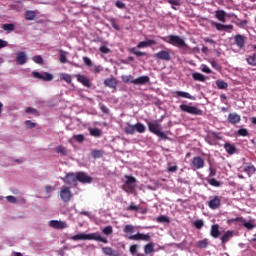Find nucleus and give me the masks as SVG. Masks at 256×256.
<instances>
[{
	"mask_svg": "<svg viewBox=\"0 0 256 256\" xmlns=\"http://www.w3.org/2000/svg\"><path fill=\"white\" fill-rule=\"evenodd\" d=\"M225 16H226L225 10H217L216 11L215 17H216V19H218V21L225 23V21H226Z\"/></svg>",
	"mask_w": 256,
	"mask_h": 256,
	"instance_id": "29",
	"label": "nucleus"
},
{
	"mask_svg": "<svg viewBox=\"0 0 256 256\" xmlns=\"http://www.w3.org/2000/svg\"><path fill=\"white\" fill-rule=\"evenodd\" d=\"M157 222L158 223H171V220L169 219V217L161 215L157 218Z\"/></svg>",
	"mask_w": 256,
	"mask_h": 256,
	"instance_id": "41",
	"label": "nucleus"
},
{
	"mask_svg": "<svg viewBox=\"0 0 256 256\" xmlns=\"http://www.w3.org/2000/svg\"><path fill=\"white\" fill-rule=\"evenodd\" d=\"M2 29L3 31H7L8 33H11V31H15V24L13 23L3 24Z\"/></svg>",
	"mask_w": 256,
	"mask_h": 256,
	"instance_id": "35",
	"label": "nucleus"
},
{
	"mask_svg": "<svg viewBox=\"0 0 256 256\" xmlns=\"http://www.w3.org/2000/svg\"><path fill=\"white\" fill-rule=\"evenodd\" d=\"M91 71H93V73H101L103 71V68L101 66H93Z\"/></svg>",
	"mask_w": 256,
	"mask_h": 256,
	"instance_id": "61",
	"label": "nucleus"
},
{
	"mask_svg": "<svg viewBox=\"0 0 256 256\" xmlns=\"http://www.w3.org/2000/svg\"><path fill=\"white\" fill-rule=\"evenodd\" d=\"M174 97H183L184 99H191L192 101H195V97L189 94V92L184 91H175Z\"/></svg>",
	"mask_w": 256,
	"mask_h": 256,
	"instance_id": "24",
	"label": "nucleus"
},
{
	"mask_svg": "<svg viewBox=\"0 0 256 256\" xmlns=\"http://www.w3.org/2000/svg\"><path fill=\"white\" fill-rule=\"evenodd\" d=\"M148 129L150 133H153L154 135H157V137H160V139H169L167 134L162 131L163 127L161 124H159V121H154V122H147Z\"/></svg>",
	"mask_w": 256,
	"mask_h": 256,
	"instance_id": "2",
	"label": "nucleus"
},
{
	"mask_svg": "<svg viewBox=\"0 0 256 256\" xmlns=\"http://www.w3.org/2000/svg\"><path fill=\"white\" fill-rule=\"evenodd\" d=\"M6 200L8 201V203H12L13 205L17 203V198L15 196H6Z\"/></svg>",
	"mask_w": 256,
	"mask_h": 256,
	"instance_id": "58",
	"label": "nucleus"
},
{
	"mask_svg": "<svg viewBox=\"0 0 256 256\" xmlns=\"http://www.w3.org/2000/svg\"><path fill=\"white\" fill-rule=\"evenodd\" d=\"M73 139H75L77 143H83V141H85V135L83 134L74 135Z\"/></svg>",
	"mask_w": 256,
	"mask_h": 256,
	"instance_id": "52",
	"label": "nucleus"
},
{
	"mask_svg": "<svg viewBox=\"0 0 256 256\" xmlns=\"http://www.w3.org/2000/svg\"><path fill=\"white\" fill-rule=\"evenodd\" d=\"M75 77L79 83L84 85V87H91V80H89L85 75L76 74Z\"/></svg>",
	"mask_w": 256,
	"mask_h": 256,
	"instance_id": "16",
	"label": "nucleus"
},
{
	"mask_svg": "<svg viewBox=\"0 0 256 256\" xmlns=\"http://www.w3.org/2000/svg\"><path fill=\"white\" fill-rule=\"evenodd\" d=\"M241 225H243V227H245L249 231H251L252 229H255V224H253L251 221L246 222L245 218H244V222H242Z\"/></svg>",
	"mask_w": 256,
	"mask_h": 256,
	"instance_id": "40",
	"label": "nucleus"
},
{
	"mask_svg": "<svg viewBox=\"0 0 256 256\" xmlns=\"http://www.w3.org/2000/svg\"><path fill=\"white\" fill-rule=\"evenodd\" d=\"M15 61L18 65H25L27 63V53L25 51L18 52Z\"/></svg>",
	"mask_w": 256,
	"mask_h": 256,
	"instance_id": "12",
	"label": "nucleus"
},
{
	"mask_svg": "<svg viewBox=\"0 0 256 256\" xmlns=\"http://www.w3.org/2000/svg\"><path fill=\"white\" fill-rule=\"evenodd\" d=\"M228 121L232 125H237V123L241 122V116L239 114H237V113H230L228 115Z\"/></svg>",
	"mask_w": 256,
	"mask_h": 256,
	"instance_id": "20",
	"label": "nucleus"
},
{
	"mask_svg": "<svg viewBox=\"0 0 256 256\" xmlns=\"http://www.w3.org/2000/svg\"><path fill=\"white\" fill-rule=\"evenodd\" d=\"M149 76H140L132 81L133 85H147L149 83Z\"/></svg>",
	"mask_w": 256,
	"mask_h": 256,
	"instance_id": "18",
	"label": "nucleus"
},
{
	"mask_svg": "<svg viewBox=\"0 0 256 256\" xmlns=\"http://www.w3.org/2000/svg\"><path fill=\"white\" fill-rule=\"evenodd\" d=\"M238 135L240 137H249V130L247 128H241L238 130Z\"/></svg>",
	"mask_w": 256,
	"mask_h": 256,
	"instance_id": "42",
	"label": "nucleus"
},
{
	"mask_svg": "<svg viewBox=\"0 0 256 256\" xmlns=\"http://www.w3.org/2000/svg\"><path fill=\"white\" fill-rule=\"evenodd\" d=\"M134 129L137 131V133H145V125L141 124L140 122L134 125Z\"/></svg>",
	"mask_w": 256,
	"mask_h": 256,
	"instance_id": "36",
	"label": "nucleus"
},
{
	"mask_svg": "<svg viewBox=\"0 0 256 256\" xmlns=\"http://www.w3.org/2000/svg\"><path fill=\"white\" fill-rule=\"evenodd\" d=\"M104 85L106 87H109L110 89H113L114 92L117 91V86L119 85V82L117 81V78H107L104 80Z\"/></svg>",
	"mask_w": 256,
	"mask_h": 256,
	"instance_id": "11",
	"label": "nucleus"
},
{
	"mask_svg": "<svg viewBox=\"0 0 256 256\" xmlns=\"http://www.w3.org/2000/svg\"><path fill=\"white\" fill-rule=\"evenodd\" d=\"M48 225L49 227H52V229H63L65 227V222L59 220H50Z\"/></svg>",
	"mask_w": 256,
	"mask_h": 256,
	"instance_id": "19",
	"label": "nucleus"
},
{
	"mask_svg": "<svg viewBox=\"0 0 256 256\" xmlns=\"http://www.w3.org/2000/svg\"><path fill=\"white\" fill-rule=\"evenodd\" d=\"M122 81L123 83H133V81H135V79H133V76L129 75H125V76H122Z\"/></svg>",
	"mask_w": 256,
	"mask_h": 256,
	"instance_id": "50",
	"label": "nucleus"
},
{
	"mask_svg": "<svg viewBox=\"0 0 256 256\" xmlns=\"http://www.w3.org/2000/svg\"><path fill=\"white\" fill-rule=\"evenodd\" d=\"M228 224H231V223H238L239 225H241V223H244V218L243 217H236V218H232V219H229L227 221Z\"/></svg>",
	"mask_w": 256,
	"mask_h": 256,
	"instance_id": "39",
	"label": "nucleus"
},
{
	"mask_svg": "<svg viewBox=\"0 0 256 256\" xmlns=\"http://www.w3.org/2000/svg\"><path fill=\"white\" fill-rule=\"evenodd\" d=\"M108 21L116 31H120L121 28L117 25V20H115V18H108Z\"/></svg>",
	"mask_w": 256,
	"mask_h": 256,
	"instance_id": "45",
	"label": "nucleus"
},
{
	"mask_svg": "<svg viewBox=\"0 0 256 256\" xmlns=\"http://www.w3.org/2000/svg\"><path fill=\"white\" fill-rule=\"evenodd\" d=\"M108 21L116 31H120L121 28L117 25V20H115V18H108Z\"/></svg>",
	"mask_w": 256,
	"mask_h": 256,
	"instance_id": "44",
	"label": "nucleus"
},
{
	"mask_svg": "<svg viewBox=\"0 0 256 256\" xmlns=\"http://www.w3.org/2000/svg\"><path fill=\"white\" fill-rule=\"evenodd\" d=\"M99 51L101 53H104V55H109V53H111V49H109L107 46H101L99 48Z\"/></svg>",
	"mask_w": 256,
	"mask_h": 256,
	"instance_id": "55",
	"label": "nucleus"
},
{
	"mask_svg": "<svg viewBox=\"0 0 256 256\" xmlns=\"http://www.w3.org/2000/svg\"><path fill=\"white\" fill-rule=\"evenodd\" d=\"M65 179L68 185H73V187L77 185V173H69L66 175Z\"/></svg>",
	"mask_w": 256,
	"mask_h": 256,
	"instance_id": "17",
	"label": "nucleus"
},
{
	"mask_svg": "<svg viewBox=\"0 0 256 256\" xmlns=\"http://www.w3.org/2000/svg\"><path fill=\"white\" fill-rule=\"evenodd\" d=\"M24 17H25L26 21H35V19L37 17V12H35L33 10H27L24 13Z\"/></svg>",
	"mask_w": 256,
	"mask_h": 256,
	"instance_id": "26",
	"label": "nucleus"
},
{
	"mask_svg": "<svg viewBox=\"0 0 256 256\" xmlns=\"http://www.w3.org/2000/svg\"><path fill=\"white\" fill-rule=\"evenodd\" d=\"M235 45L239 49H245V44L247 43V38L241 34H237L234 36Z\"/></svg>",
	"mask_w": 256,
	"mask_h": 256,
	"instance_id": "8",
	"label": "nucleus"
},
{
	"mask_svg": "<svg viewBox=\"0 0 256 256\" xmlns=\"http://www.w3.org/2000/svg\"><path fill=\"white\" fill-rule=\"evenodd\" d=\"M116 7H118V9H125V4L123 3V1H117Z\"/></svg>",
	"mask_w": 256,
	"mask_h": 256,
	"instance_id": "64",
	"label": "nucleus"
},
{
	"mask_svg": "<svg viewBox=\"0 0 256 256\" xmlns=\"http://www.w3.org/2000/svg\"><path fill=\"white\" fill-rule=\"evenodd\" d=\"M126 135H135V125L128 123L124 128Z\"/></svg>",
	"mask_w": 256,
	"mask_h": 256,
	"instance_id": "30",
	"label": "nucleus"
},
{
	"mask_svg": "<svg viewBox=\"0 0 256 256\" xmlns=\"http://www.w3.org/2000/svg\"><path fill=\"white\" fill-rule=\"evenodd\" d=\"M71 197H73V193H71V190L69 189V187L65 188V199L66 201H70Z\"/></svg>",
	"mask_w": 256,
	"mask_h": 256,
	"instance_id": "51",
	"label": "nucleus"
},
{
	"mask_svg": "<svg viewBox=\"0 0 256 256\" xmlns=\"http://www.w3.org/2000/svg\"><path fill=\"white\" fill-rule=\"evenodd\" d=\"M32 76L35 77V79H40L41 81H53V74L49 72H44L41 74L37 71H33Z\"/></svg>",
	"mask_w": 256,
	"mask_h": 256,
	"instance_id": "6",
	"label": "nucleus"
},
{
	"mask_svg": "<svg viewBox=\"0 0 256 256\" xmlns=\"http://www.w3.org/2000/svg\"><path fill=\"white\" fill-rule=\"evenodd\" d=\"M224 149H226V153H228V155H235V153H237V148L235 147V145L226 142L224 144Z\"/></svg>",
	"mask_w": 256,
	"mask_h": 256,
	"instance_id": "25",
	"label": "nucleus"
},
{
	"mask_svg": "<svg viewBox=\"0 0 256 256\" xmlns=\"http://www.w3.org/2000/svg\"><path fill=\"white\" fill-rule=\"evenodd\" d=\"M246 61L248 65H251L252 67H256V53L248 55L246 58Z\"/></svg>",
	"mask_w": 256,
	"mask_h": 256,
	"instance_id": "31",
	"label": "nucleus"
},
{
	"mask_svg": "<svg viewBox=\"0 0 256 256\" xmlns=\"http://www.w3.org/2000/svg\"><path fill=\"white\" fill-rule=\"evenodd\" d=\"M100 241V243H109V241L107 240V238L101 236V234L99 233H92V234H89V241Z\"/></svg>",
	"mask_w": 256,
	"mask_h": 256,
	"instance_id": "15",
	"label": "nucleus"
},
{
	"mask_svg": "<svg viewBox=\"0 0 256 256\" xmlns=\"http://www.w3.org/2000/svg\"><path fill=\"white\" fill-rule=\"evenodd\" d=\"M130 52L133 53L134 55H136L137 57H145V55H147V53L137 51L135 48H131Z\"/></svg>",
	"mask_w": 256,
	"mask_h": 256,
	"instance_id": "47",
	"label": "nucleus"
},
{
	"mask_svg": "<svg viewBox=\"0 0 256 256\" xmlns=\"http://www.w3.org/2000/svg\"><path fill=\"white\" fill-rule=\"evenodd\" d=\"M74 241H89V234H78L73 236Z\"/></svg>",
	"mask_w": 256,
	"mask_h": 256,
	"instance_id": "33",
	"label": "nucleus"
},
{
	"mask_svg": "<svg viewBox=\"0 0 256 256\" xmlns=\"http://www.w3.org/2000/svg\"><path fill=\"white\" fill-rule=\"evenodd\" d=\"M156 59H160L161 61H171V53L167 50H161L158 53L154 54Z\"/></svg>",
	"mask_w": 256,
	"mask_h": 256,
	"instance_id": "9",
	"label": "nucleus"
},
{
	"mask_svg": "<svg viewBox=\"0 0 256 256\" xmlns=\"http://www.w3.org/2000/svg\"><path fill=\"white\" fill-rule=\"evenodd\" d=\"M25 125L28 129H35V127H37V124H35V122H32L31 120H26Z\"/></svg>",
	"mask_w": 256,
	"mask_h": 256,
	"instance_id": "53",
	"label": "nucleus"
},
{
	"mask_svg": "<svg viewBox=\"0 0 256 256\" xmlns=\"http://www.w3.org/2000/svg\"><path fill=\"white\" fill-rule=\"evenodd\" d=\"M125 234V239H129L130 241H151L150 234H144L138 232L137 234L131 235L135 231V227L133 225H126L123 229Z\"/></svg>",
	"mask_w": 256,
	"mask_h": 256,
	"instance_id": "1",
	"label": "nucleus"
},
{
	"mask_svg": "<svg viewBox=\"0 0 256 256\" xmlns=\"http://www.w3.org/2000/svg\"><path fill=\"white\" fill-rule=\"evenodd\" d=\"M83 61L87 67H93V62L91 61V58L84 56Z\"/></svg>",
	"mask_w": 256,
	"mask_h": 256,
	"instance_id": "56",
	"label": "nucleus"
},
{
	"mask_svg": "<svg viewBox=\"0 0 256 256\" xmlns=\"http://www.w3.org/2000/svg\"><path fill=\"white\" fill-rule=\"evenodd\" d=\"M208 206L210 209H219L221 207V198L219 196H214L209 202Z\"/></svg>",
	"mask_w": 256,
	"mask_h": 256,
	"instance_id": "13",
	"label": "nucleus"
},
{
	"mask_svg": "<svg viewBox=\"0 0 256 256\" xmlns=\"http://www.w3.org/2000/svg\"><path fill=\"white\" fill-rule=\"evenodd\" d=\"M102 253L107 256H121V252H119V250H114L109 246L102 247Z\"/></svg>",
	"mask_w": 256,
	"mask_h": 256,
	"instance_id": "14",
	"label": "nucleus"
},
{
	"mask_svg": "<svg viewBox=\"0 0 256 256\" xmlns=\"http://www.w3.org/2000/svg\"><path fill=\"white\" fill-rule=\"evenodd\" d=\"M192 77H193L194 81H201L202 83H205V81H207V77H205V75H203L199 72L193 73Z\"/></svg>",
	"mask_w": 256,
	"mask_h": 256,
	"instance_id": "28",
	"label": "nucleus"
},
{
	"mask_svg": "<svg viewBox=\"0 0 256 256\" xmlns=\"http://www.w3.org/2000/svg\"><path fill=\"white\" fill-rule=\"evenodd\" d=\"M91 157H93V159H100V157H103V151H101V150H93L91 152Z\"/></svg>",
	"mask_w": 256,
	"mask_h": 256,
	"instance_id": "37",
	"label": "nucleus"
},
{
	"mask_svg": "<svg viewBox=\"0 0 256 256\" xmlns=\"http://www.w3.org/2000/svg\"><path fill=\"white\" fill-rule=\"evenodd\" d=\"M90 135L92 137H101V135H103V131L99 128H92L90 129Z\"/></svg>",
	"mask_w": 256,
	"mask_h": 256,
	"instance_id": "34",
	"label": "nucleus"
},
{
	"mask_svg": "<svg viewBox=\"0 0 256 256\" xmlns=\"http://www.w3.org/2000/svg\"><path fill=\"white\" fill-rule=\"evenodd\" d=\"M209 171H210L209 177H215V175H217V170H215L213 166H210Z\"/></svg>",
	"mask_w": 256,
	"mask_h": 256,
	"instance_id": "62",
	"label": "nucleus"
},
{
	"mask_svg": "<svg viewBox=\"0 0 256 256\" xmlns=\"http://www.w3.org/2000/svg\"><path fill=\"white\" fill-rule=\"evenodd\" d=\"M138 247H139V246H138L137 244H134V245L130 246V253H131L132 255H135V253H137Z\"/></svg>",
	"mask_w": 256,
	"mask_h": 256,
	"instance_id": "60",
	"label": "nucleus"
},
{
	"mask_svg": "<svg viewBox=\"0 0 256 256\" xmlns=\"http://www.w3.org/2000/svg\"><path fill=\"white\" fill-rule=\"evenodd\" d=\"M32 61H34V63H37L38 65H43L44 61H43V57H41V55H36L32 58Z\"/></svg>",
	"mask_w": 256,
	"mask_h": 256,
	"instance_id": "46",
	"label": "nucleus"
},
{
	"mask_svg": "<svg viewBox=\"0 0 256 256\" xmlns=\"http://www.w3.org/2000/svg\"><path fill=\"white\" fill-rule=\"evenodd\" d=\"M214 26L216 27L217 31H233V25H225L221 23H214Z\"/></svg>",
	"mask_w": 256,
	"mask_h": 256,
	"instance_id": "23",
	"label": "nucleus"
},
{
	"mask_svg": "<svg viewBox=\"0 0 256 256\" xmlns=\"http://www.w3.org/2000/svg\"><path fill=\"white\" fill-rule=\"evenodd\" d=\"M203 225V220H197L194 222V226L196 227V229H202Z\"/></svg>",
	"mask_w": 256,
	"mask_h": 256,
	"instance_id": "59",
	"label": "nucleus"
},
{
	"mask_svg": "<svg viewBox=\"0 0 256 256\" xmlns=\"http://www.w3.org/2000/svg\"><path fill=\"white\" fill-rule=\"evenodd\" d=\"M26 113H28V114L32 113L33 115H37V109L28 107L26 109Z\"/></svg>",
	"mask_w": 256,
	"mask_h": 256,
	"instance_id": "63",
	"label": "nucleus"
},
{
	"mask_svg": "<svg viewBox=\"0 0 256 256\" xmlns=\"http://www.w3.org/2000/svg\"><path fill=\"white\" fill-rule=\"evenodd\" d=\"M102 233H104V235H113V226L109 225L106 226L103 230Z\"/></svg>",
	"mask_w": 256,
	"mask_h": 256,
	"instance_id": "43",
	"label": "nucleus"
},
{
	"mask_svg": "<svg viewBox=\"0 0 256 256\" xmlns=\"http://www.w3.org/2000/svg\"><path fill=\"white\" fill-rule=\"evenodd\" d=\"M233 231L228 230L226 231L223 236L221 237L222 245H226L229 243V240L233 239Z\"/></svg>",
	"mask_w": 256,
	"mask_h": 256,
	"instance_id": "22",
	"label": "nucleus"
},
{
	"mask_svg": "<svg viewBox=\"0 0 256 256\" xmlns=\"http://www.w3.org/2000/svg\"><path fill=\"white\" fill-rule=\"evenodd\" d=\"M125 179H127L122 187L123 191L126 193H133L135 189V183H137V179L133 176L126 175Z\"/></svg>",
	"mask_w": 256,
	"mask_h": 256,
	"instance_id": "4",
	"label": "nucleus"
},
{
	"mask_svg": "<svg viewBox=\"0 0 256 256\" xmlns=\"http://www.w3.org/2000/svg\"><path fill=\"white\" fill-rule=\"evenodd\" d=\"M192 167L195 169H203L205 167V160L201 156H196L192 159Z\"/></svg>",
	"mask_w": 256,
	"mask_h": 256,
	"instance_id": "10",
	"label": "nucleus"
},
{
	"mask_svg": "<svg viewBox=\"0 0 256 256\" xmlns=\"http://www.w3.org/2000/svg\"><path fill=\"white\" fill-rule=\"evenodd\" d=\"M210 235L214 239H218V237H221V231L219 230V225L218 224H214V225L211 226Z\"/></svg>",
	"mask_w": 256,
	"mask_h": 256,
	"instance_id": "21",
	"label": "nucleus"
},
{
	"mask_svg": "<svg viewBox=\"0 0 256 256\" xmlns=\"http://www.w3.org/2000/svg\"><path fill=\"white\" fill-rule=\"evenodd\" d=\"M167 2L172 5V9L177 10V8H175L176 5L177 7H179V5H181V0H167Z\"/></svg>",
	"mask_w": 256,
	"mask_h": 256,
	"instance_id": "49",
	"label": "nucleus"
},
{
	"mask_svg": "<svg viewBox=\"0 0 256 256\" xmlns=\"http://www.w3.org/2000/svg\"><path fill=\"white\" fill-rule=\"evenodd\" d=\"M145 255H151V253H155V243L150 242L144 246Z\"/></svg>",
	"mask_w": 256,
	"mask_h": 256,
	"instance_id": "27",
	"label": "nucleus"
},
{
	"mask_svg": "<svg viewBox=\"0 0 256 256\" xmlns=\"http://www.w3.org/2000/svg\"><path fill=\"white\" fill-rule=\"evenodd\" d=\"M208 246L209 240L207 238L196 243V247H198V249H207Z\"/></svg>",
	"mask_w": 256,
	"mask_h": 256,
	"instance_id": "32",
	"label": "nucleus"
},
{
	"mask_svg": "<svg viewBox=\"0 0 256 256\" xmlns=\"http://www.w3.org/2000/svg\"><path fill=\"white\" fill-rule=\"evenodd\" d=\"M77 181L79 183L87 184V183H93V177L87 175L85 172H77Z\"/></svg>",
	"mask_w": 256,
	"mask_h": 256,
	"instance_id": "7",
	"label": "nucleus"
},
{
	"mask_svg": "<svg viewBox=\"0 0 256 256\" xmlns=\"http://www.w3.org/2000/svg\"><path fill=\"white\" fill-rule=\"evenodd\" d=\"M244 171H246V173H255L256 168L253 165H249L245 167Z\"/></svg>",
	"mask_w": 256,
	"mask_h": 256,
	"instance_id": "57",
	"label": "nucleus"
},
{
	"mask_svg": "<svg viewBox=\"0 0 256 256\" xmlns=\"http://www.w3.org/2000/svg\"><path fill=\"white\" fill-rule=\"evenodd\" d=\"M210 64L212 65L213 69H216V71H221V65H219L217 61L210 60Z\"/></svg>",
	"mask_w": 256,
	"mask_h": 256,
	"instance_id": "54",
	"label": "nucleus"
},
{
	"mask_svg": "<svg viewBox=\"0 0 256 256\" xmlns=\"http://www.w3.org/2000/svg\"><path fill=\"white\" fill-rule=\"evenodd\" d=\"M216 85H217L218 89H227V87H229V84H227V82H225L223 80H217Z\"/></svg>",
	"mask_w": 256,
	"mask_h": 256,
	"instance_id": "38",
	"label": "nucleus"
},
{
	"mask_svg": "<svg viewBox=\"0 0 256 256\" xmlns=\"http://www.w3.org/2000/svg\"><path fill=\"white\" fill-rule=\"evenodd\" d=\"M180 109H181V111H184V113H189L190 115H203V110H201L195 106L181 104Z\"/></svg>",
	"mask_w": 256,
	"mask_h": 256,
	"instance_id": "5",
	"label": "nucleus"
},
{
	"mask_svg": "<svg viewBox=\"0 0 256 256\" xmlns=\"http://www.w3.org/2000/svg\"><path fill=\"white\" fill-rule=\"evenodd\" d=\"M162 41L165 43H168L169 45H173L174 47H187V43H185V40L177 35H169L161 38Z\"/></svg>",
	"mask_w": 256,
	"mask_h": 256,
	"instance_id": "3",
	"label": "nucleus"
},
{
	"mask_svg": "<svg viewBox=\"0 0 256 256\" xmlns=\"http://www.w3.org/2000/svg\"><path fill=\"white\" fill-rule=\"evenodd\" d=\"M209 185L212 187H221V182L217 181L215 178L208 180Z\"/></svg>",
	"mask_w": 256,
	"mask_h": 256,
	"instance_id": "48",
	"label": "nucleus"
}]
</instances>
